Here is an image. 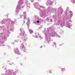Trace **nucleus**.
<instances>
[{
	"label": "nucleus",
	"mask_w": 75,
	"mask_h": 75,
	"mask_svg": "<svg viewBox=\"0 0 75 75\" xmlns=\"http://www.w3.org/2000/svg\"><path fill=\"white\" fill-rule=\"evenodd\" d=\"M23 48H24V46H22V49H23Z\"/></svg>",
	"instance_id": "1"
},
{
	"label": "nucleus",
	"mask_w": 75,
	"mask_h": 75,
	"mask_svg": "<svg viewBox=\"0 0 75 75\" xmlns=\"http://www.w3.org/2000/svg\"><path fill=\"white\" fill-rule=\"evenodd\" d=\"M39 22H40L39 21H37V23H39Z\"/></svg>",
	"instance_id": "2"
},
{
	"label": "nucleus",
	"mask_w": 75,
	"mask_h": 75,
	"mask_svg": "<svg viewBox=\"0 0 75 75\" xmlns=\"http://www.w3.org/2000/svg\"><path fill=\"white\" fill-rule=\"evenodd\" d=\"M50 73H51L50 71Z\"/></svg>",
	"instance_id": "3"
}]
</instances>
